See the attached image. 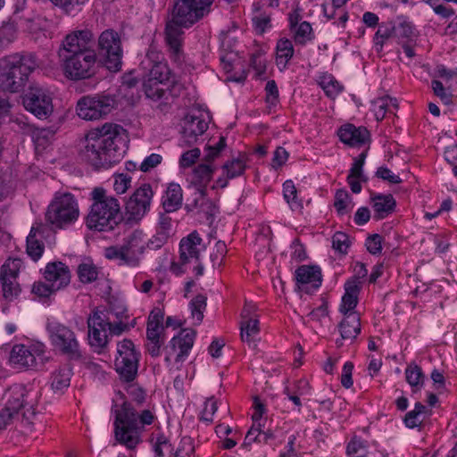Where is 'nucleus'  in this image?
I'll return each instance as SVG.
<instances>
[{
	"label": "nucleus",
	"mask_w": 457,
	"mask_h": 457,
	"mask_svg": "<svg viewBox=\"0 0 457 457\" xmlns=\"http://www.w3.org/2000/svg\"><path fill=\"white\" fill-rule=\"evenodd\" d=\"M95 37L90 29L71 31L62 41L58 56L66 78L71 80L90 79L97 71Z\"/></svg>",
	"instance_id": "1"
},
{
	"label": "nucleus",
	"mask_w": 457,
	"mask_h": 457,
	"mask_svg": "<svg viewBox=\"0 0 457 457\" xmlns=\"http://www.w3.org/2000/svg\"><path fill=\"white\" fill-rule=\"evenodd\" d=\"M124 132L121 126L112 123H105L90 130L86 135L85 145L80 152L81 158L95 169H107L119 162L122 152L117 141Z\"/></svg>",
	"instance_id": "2"
},
{
	"label": "nucleus",
	"mask_w": 457,
	"mask_h": 457,
	"mask_svg": "<svg viewBox=\"0 0 457 457\" xmlns=\"http://www.w3.org/2000/svg\"><path fill=\"white\" fill-rule=\"evenodd\" d=\"M37 67L31 54H12L0 58V91L17 93L23 89Z\"/></svg>",
	"instance_id": "3"
},
{
	"label": "nucleus",
	"mask_w": 457,
	"mask_h": 457,
	"mask_svg": "<svg viewBox=\"0 0 457 457\" xmlns=\"http://www.w3.org/2000/svg\"><path fill=\"white\" fill-rule=\"evenodd\" d=\"M154 420V416L149 410L138 415L131 403H123L120 409L116 411L114 426L117 441L128 448L136 447L145 426L152 424Z\"/></svg>",
	"instance_id": "4"
},
{
	"label": "nucleus",
	"mask_w": 457,
	"mask_h": 457,
	"mask_svg": "<svg viewBox=\"0 0 457 457\" xmlns=\"http://www.w3.org/2000/svg\"><path fill=\"white\" fill-rule=\"evenodd\" d=\"M91 195L93 204L86 220L87 228L97 231L112 230L122 219L118 200L107 195L102 187L95 188Z\"/></svg>",
	"instance_id": "5"
},
{
	"label": "nucleus",
	"mask_w": 457,
	"mask_h": 457,
	"mask_svg": "<svg viewBox=\"0 0 457 457\" xmlns=\"http://www.w3.org/2000/svg\"><path fill=\"white\" fill-rule=\"evenodd\" d=\"M79 215V206L74 196L70 193L56 195L46 212V221L54 228H63Z\"/></svg>",
	"instance_id": "6"
},
{
	"label": "nucleus",
	"mask_w": 457,
	"mask_h": 457,
	"mask_svg": "<svg viewBox=\"0 0 457 457\" xmlns=\"http://www.w3.org/2000/svg\"><path fill=\"white\" fill-rule=\"evenodd\" d=\"M202 238L196 231H193L187 237H183L179 244V260L172 262L170 270L177 274L187 271L188 264H194V271L196 276L203 275L204 266L200 262V253L204 249Z\"/></svg>",
	"instance_id": "7"
},
{
	"label": "nucleus",
	"mask_w": 457,
	"mask_h": 457,
	"mask_svg": "<svg viewBox=\"0 0 457 457\" xmlns=\"http://www.w3.org/2000/svg\"><path fill=\"white\" fill-rule=\"evenodd\" d=\"M46 329L51 344L55 351L70 360L81 359L80 345L75 332L69 327L59 322H48Z\"/></svg>",
	"instance_id": "8"
},
{
	"label": "nucleus",
	"mask_w": 457,
	"mask_h": 457,
	"mask_svg": "<svg viewBox=\"0 0 457 457\" xmlns=\"http://www.w3.org/2000/svg\"><path fill=\"white\" fill-rule=\"evenodd\" d=\"M144 249L143 233L136 230L125 239L122 245L107 247L105 257L110 260H118L120 264L137 266Z\"/></svg>",
	"instance_id": "9"
},
{
	"label": "nucleus",
	"mask_w": 457,
	"mask_h": 457,
	"mask_svg": "<svg viewBox=\"0 0 457 457\" xmlns=\"http://www.w3.org/2000/svg\"><path fill=\"white\" fill-rule=\"evenodd\" d=\"M139 353L137 352L134 343L124 339L117 345V356L115 369L120 378L126 382L135 379L137 374Z\"/></svg>",
	"instance_id": "10"
},
{
	"label": "nucleus",
	"mask_w": 457,
	"mask_h": 457,
	"mask_svg": "<svg viewBox=\"0 0 457 457\" xmlns=\"http://www.w3.org/2000/svg\"><path fill=\"white\" fill-rule=\"evenodd\" d=\"M116 104L111 96H84L77 104V114L83 120H98L112 112Z\"/></svg>",
	"instance_id": "11"
},
{
	"label": "nucleus",
	"mask_w": 457,
	"mask_h": 457,
	"mask_svg": "<svg viewBox=\"0 0 457 457\" xmlns=\"http://www.w3.org/2000/svg\"><path fill=\"white\" fill-rule=\"evenodd\" d=\"M99 53L105 58L109 71H118L121 67L122 49L119 34L112 29H106L98 38Z\"/></svg>",
	"instance_id": "12"
},
{
	"label": "nucleus",
	"mask_w": 457,
	"mask_h": 457,
	"mask_svg": "<svg viewBox=\"0 0 457 457\" xmlns=\"http://www.w3.org/2000/svg\"><path fill=\"white\" fill-rule=\"evenodd\" d=\"M25 109L39 119L47 118L54 110L52 96L39 86H31L22 97Z\"/></svg>",
	"instance_id": "13"
},
{
	"label": "nucleus",
	"mask_w": 457,
	"mask_h": 457,
	"mask_svg": "<svg viewBox=\"0 0 457 457\" xmlns=\"http://www.w3.org/2000/svg\"><path fill=\"white\" fill-rule=\"evenodd\" d=\"M29 394L22 385H13L4 394V407L8 408L16 416L23 410L22 418L29 420L35 415L33 404L29 402Z\"/></svg>",
	"instance_id": "14"
},
{
	"label": "nucleus",
	"mask_w": 457,
	"mask_h": 457,
	"mask_svg": "<svg viewBox=\"0 0 457 457\" xmlns=\"http://www.w3.org/2000/svg\"><path fill=\"white\" fill-rule=\"evenodd\" d=\"M213 0H177L173 10L179 22L195 23L209 11Z\"/></svg>",
	"instance_id": "15"
},
{
	"label": "nucleus",
	"mask_w": 457,
	"mask_h": 457,
	"mask_svg": "<svg viewBox=\"0 0 457 457\" xmlns=\"http://www.w3.org/2000/svg\"><path fill=\"white\" fill-rule=\"evenodd\" d=\"M181 127V142L184 145L190 146L206 131L208 123L202 112L193 111L184 117Z\"/></svg>",
	"instance_id": "16"
},
{
	"label": "nucleus",
	"mask_w": 457,
	"mask_h": 457,
	"mask_svg": "<svg viewBox=\"0 0 457 457\" xmlns=\"http://www.w3.org/2000/svg\"><path fill=\"white\" fill-rule=\"evenodd\" d=\"M141 65L146 70L144 78L153 79L159 84H170L172 82L171 71L168 64L162 61V57L159 53L149 51Z\"/></svg>",
	"instance_id": "17"
},
{
	"label": "nucleus",
	"mask_w": 457,
	"mask_h": 457,
	"mask_svg": "<svg viewBox=\"0 0 457 457\" xmlns=\"http://www.w3.org/2000/svg\"><path fill=\"white\" fill-rule=\"evenodd\" d=\"M154 192L149 184L138 187L126 204L129 220H139L148 212Z\"/></svg>",
	"instance_id": "18"
},
{
	"label": "nucleus",
	"mask_w": 457,
	"mask_h": 457,
	"mask_svg": "<svg viewBox=\"0 0 457 457\" xmlns=\"http://www.w3.org/2000/svg\"><path fill=\"white\" fill-rule=\"evenodd\" d=\"M176 12L172 11V18L167 22L165 29V41L169 46L170 57L174 62L180 63L183 61V51L181 48L182 45V27H189L193 23L189 22H179L176 19Z\"/></svg>",
	"instance_id": "19"
},
{
	"label": "nucleus",
	"mask_w": 457,
	"mask_h": 457,
	"mask_svg": "<svg viewBox=\"0 0 457 457\" xmlns=\"http://www.w3.org/2000/svg\"><path fill=\"white\" fill-rule=\"evenodd\" d=\"M108 317L100 310H94L87 318L88 341L91 346L104 348L108 343Z\"/></svg>",
	"instance_id": "20"
},
{
	"label": "nucleus",
	"mask_w": 457,
	"mask_h": 457,
	"mask_svg": "<svg viewBox=\"0 0 457 457\" xmlns=\"http://www.w3.org/2000/svg\"><path fill=\"white\" fill-rule=\"evenodd\" d=\"M170 84H159L153 79H143V88L147 98L159 102L156 109L162 113L168 112L171 108L173 96L169 91Z\"/></svg>",
	"instance_id": "21"
},
{
	"label": "nucleus",
	"mask_w": 457,
	"mask_h": 457,
	"mask_svg": "<svg viewBox=\"0 0 457 457\" xmlns=\"http://www.w3.org/2000/svg\"><path fill=\"white\" fill-rule=\"evenodd\" d=\"M295 278L299 290L311 294L321 285V272L317 266L303 265L295 270Z\"/></svg>",
	"instance_id": "22"
},
{
	"label": "nucleus",
	"mask_w": 457,
	"mask_h": 457,
	"mask_svg": "<svg viewBox=\"0 0 457 457\" xmlns=\"http://www.w3.org/2000/svg\"><path fill=\"white\" fill-rule=\"evenodd\" d=\"M162 322V314H154L153 312L150 314L147 321L146 337L148 340L147 351L153 357L160 354V349L163 344V339L161 337V332L164 329Z\"/></svg>",
	"instance_id": "23"
},
{
	"label": "nucleus",
	"mask_w": 457,
	"mask_h": 457,
	"mask_svg": "<svg viewBox=\"0 0 457 457\" xmlns=\"http://www.w3.org/2000/svg\"><path fill=\"white\" fill-rule=\"evenodd\" d=\"M44 277L54 287V289L60 290L70 284L71 271L63 262H54L46 265Z\"/></svg>",
	"instance_id": "24"
},
{
	"label": "nucleus",
	"mask_w": 457,
	"mask_h": 457,
	"mask_svg": "<svg viewBox=\"0 0 457 457\" xmlns=\"http://www.w3.org/2000/svg\"><path fill=\"white\" fill-rule=\"evenodd\" d=\"M340 140L351 146H360L370 138V132L364 127H355L353 124H347L338 130Z\"/></svg>",
	"instance_id": "25"
},
{
	"label": "nucleus",
	"mask_w": 457,
	"mask_h": 457,
	"mask_svg": "<svg viewBox=\"0 0 457 457\" xmlns=\"http://www.w3.org/2000/svg\"><path fill=\"white\" fill-rule=\"evenodd\" d=\"M343 320L339 323L338 328L341 334V340H337V346H341L343 339L353 340L361 332V317L357 312L344 314Z\"/></svg>",
	"instance_id": "26"
},
{
	"label": "nucleus",
	"mask_w": 457,
	"mask_h": 457,
	"mask_svg": "<svg viewBox=\"0 0 457 457\" xmlns=\"http://www.w3.org/2000/svg\"><path fill=\"white\" fill-rule=\"evenodd\" d=\"M361 282L357 278H352L345 284V295L342 297L340 312L348 314L354 312L358 303V295L361 290Z\"/></svg>",
	"instance_id": "27"
},
{
	"label": "nucleus",
	"mask_w": 457,
	"mask_h": 457,
	"mask_svg": "<svg viewBox=\"0 0 457 457\" xmlns=\"http://www.w3.org/2000/svg\"><path fill=\"white\" fill-rule=\"evenodd\" d=\"M195 331L193 329H183L178 336L172 337L170 346L179 352L175 358L176 362H182L194 345Z\"/></svg>",
	"instance_id": "28"
},
{
	"label": "nucleus",
	"mask_w": 457,
	"mask_h": 457,
	"mask_svg": "<svg viewBox=\"0 0 457 457\" xmlns=\"http://www.w3.org/2000/svg\"><path fill=\"white\" fill-rule=\"evenodd\" d=\"M9 361L16 369H28L36 364V357L29 347L15 345L10 353Z\"/></svg>",
	"instance_id": "29"
},
{
	"label": "nucleus",
	"mask_w": 457,
	"mask_h": 457,
	"mask_svg": "<svg viewBox=\"0 0 457 457\" xmlns=\"http://www.w3.org/2000/svg\"><path fill=\"white\" fill-rule=\"evenodd\" d=\"M186 209L188 212L198 211L212 216L214 214L215 205L207 198L205 188H195L193 199L186 204Z\"/></svg>",
	"instance_id": "30"
},
{
	"label": "nucleus",
	"mask_w": 457,
	"mask_h": 457,
	"mask_svg": "<svg viewBox=\"0 0 457 457\" xmlns=\"http://www.w3.org/2000/svg\"><path fill=\"white\" fill-rule=\"evenodd\" d=\"M182 189L177 183H170L163 196H162V208L166 213L173 212L179 210L182 204Z\"/></svg>",
	"instance_id": "31"
},
{
	"label": "nucleus",
	"mask_w": 457,
	"mask_h": 457,
	"mask_svg": "<svg viewBox=\"0 0 457 457\" xmlns=\"http://www.w3.org/2000/svg\"><path fill=\"white\" fill-rule=\"evenodd\" d=\"M373 203L374 218L382 220L392 213L395 208V200L392 195L377 194L371 197Z\"/></svg>",
	"instance_id": "32"
},
{
	"label": "nucleus",
	"mask_w": 457,
	"mask_h": 457,
	"mask_svg": "<svg viewBox=\"0 0 457 457\" xmlns=\"http://www.w3.org/2000/svg\"><path fill=\"white\" fill-rule=\"evenodd\" d=\"M215 169L212 164L202 163L193 170L191 183L195 188H205L211 181Z\"/></svg>",
	"instance_id": "33"
},
{
	"label": "nucleus",
	"mask_w": 457,
	"mask_h": 457,
	"mask_svg": "<svg viewBox=\"0 0 457 457\" xmlns=\"http://www.w3.org/2000/svg\"><path fill=\"white\" fill-rule=\"evenodd\" d=\"M41 228V224L37 227H32L27 237V253L34 261L38 260L44 252V244L37 237V234H42Z\"/></svg>",
	"instance_id": "34"
},
{
	"label": "nucleus",
	"mask_w": 457,
	"mask_h": 457,
	"mask_svg": "<svg viewBox=\"0 0 457 457\" xmlns=\"http://www.w3.org/2000/svg\"><path fill=\"white\" fill-rule=\"evenodd\" d=\"M72 375L71 368L64 366L57 370L52 377V388L56 393H62L70 386Z\"/></svg>",
	"instance_id": "35"
},
{
	"label": "nucleus",
	"mask_w": 457,
	"mask_h": 457,
	"mask_svg": "<svg viewBox=\"0 0 457 457\" xmlns=\"http://www.w3.org/2000/svg\"><path fill=\"white\" fill-rule=\"evenodd\" d=\"M334 206L338 214L344 215L353 209L352 197L345 189H338L335 194Z\"/></svg>",
	"instance_id": "36"
},
{
	"label": "nucleus",
	"mask_w": 457,
	"mask_h": 457,
	"mask_svg": "<svg viewBox=\"0 0 457 457\" xmlns=\"http://www.w3.org/2000/svg\"><path fill=\"white\" fill-rule=\"evenodd\" d=\"M277 62L286 66L287 62L294 54V46L292 42L287 38H281L277 43Z\"/></svg>",
	"instance_id": "37"
},
{
	"label": "nucleus",
	"mask_w": 457,
	"mask_h": 457,
	"mask_svg": "<svg viewBox=\"0 0 457 457\" xmlns=\"http://www.w3.org/2000/svg\"><path fill=\"white\" fill-rule=\"evenodd\" d=\"M240 329L241 339L250 343L253 341L254 337L259 334V320L255 318L242 320Z\"/></svg>",
	"instance_id": "38"
},
{
	"label": "nucleus",
	"mask_w": 457,
	"mask_h": 457,
	"mask_svg": "<svg viewBox=\"0 0 457 457\" xmlns=\"http://www.w3.org/2000/svg\"><path fill=\"white\" fill-rule=\"evenodd\" d=\"M222 170L228 179L241 176L245 170V157L241 156L226 162L222 166Z\"/></svg>",
	"instance_id": "39"
},
{
	"label": "nucleus",
	"mask_w": 457,
	"mask_h": 457,
	"mask_svg": "<svg viewBox=\"0 0 457 457\" xmlns=\"http://www.w3.org/2000/svg\"><path fill=\"white\" fill-rule=\"evenodd\" d=\"M193 324L198 325L204 319V312L206 308V297L203 295H197L189 303Z\"/></svg>",
	"instance_id": "40"
},
{
	"label": "nucleus",
	"mask_w": 457,
	"mask_h": 457,
	"mask_svg": "<svg viewBox=\"0 0 457 457\" xmlns=\"http://www.w3.org/2000/svg\"><path fill=\"white\" fill-rule=\"evenodd\" d=\"M320 85L330 98H335L343 90V87L331 75L320 77Z\"/></svg>",
	"instance_id": "41"
},
{
	"label": "nucleus",
	"mask_w": 457,
	"mask_h": 457,
	"mask_svg": "<svg viewBox=\"0 0 457 457\" xmlns=\"http://www.w3.org/2000/svg\"><path fill=\"white\" fill-rule=\"evenodd\" d=\"M21 265L22 261L19 258L8 259L1 267L0 278L16 279Z\"/></svg>",
	"instance_id": "42"
},
{
	"label": "nucleus",
	"mask_w": 457,
	"mask_h": 457,
	"mask_svg": "<svg viewBox=\"0 0 457 457\" xmlns=\"http://www.w3.org/2000/svg\"><path fill=\"white\" fill-rule=\"evenodd\" d=\"M406 380L412 387L420 388L424 382V374L421 368L416 364H410L405 370Z\"/></svg>",
	"instance_id": "43"
},
{
	"label": "nucleus",
	"mask_w": 457,
	"mask_h": 457,
	"mask_svg": "<svg viewBox=\"0 0 457 457\" xmlns=\"http://www.w3.org/2000/svg\"><path fill=\"white\" fill-rule=\"evenodd\" d=\"M284 199L290 204L292 210L302 208V204L297 200V190L292 180H287L283 184Z\"/></svg>",
	"instance_id": "44"
},
{
	"label": "nucleus",
	"mask_w": 457,
	"mask_h": 457,
	"mask_svg": "<svg viewBox=\"0 0 457 457\" xmlns=\"http://www.w3.org/2000/svg\"><path fill=\"white\" fill-rule=\"evenodd\" d=\"M78 276L82 283H91L98 277V269L92 263H81L78 267Z\"/></svg>",
	"instance_id": "45"
},
{
	"label": "nucleus",
	"mask_w": 457,
	"mask_h": 457,
	"mask_svg": "<svg viewBox=\"0 0 457 457\" xmlns=\"http://www.w3.org/2000/svg\"><path fill=\"white\" fill-rule=\"evenodd\" d=\"M397 106L396 100L389 98L388 96L380 97L372 102L373 112L377 120H382L386 113L389 104Z\"/></svg>",
	"instance_id": "46"
},
{
	"label": "nucleus",
	"mask_w": 457,
	"mask_h": 457,
	"mask_svg": "<svg viewBox=\"0 0 457 457\" xmlns=\"http://www.w3.org/2000/svg\"><path fill=\"white\" fill-rule=\"evenodd\" d=\"M294 39L296 44L304 45L312 38V29L309 22L303 21L295 27Z\"/></svg>",
	"instance_id": "47"
},
{
	"label": "nucleus",
	"mask_w": 457,
	"mask_h": 457,
	"mask_svg": "<svg viewBox=\"0 0 457 457\" xmlns=\"http://www.w3.org/2000/svg\"><path fill=\"white\" fill-rule=\"evenodd\" d=\"M2 282L3 296L8 300L12 301L20 293V287L15 281L16 279H9L0 278Z\"/></svg>",
	"instance_id": "48"
},
{
	"label": "nucleus",
	"mask_w": 457,
	"mask_h": 457,
	"mask_svg": "<svg viewBox=\"0 0 457 457\" xmlns=\"http://www.w3.org/2000/svg\"><path fill=\"white\" fill-rule=\"evenodd\" d=\"M135 325L136 319L132 320V321L129 323L128 320L111 321L108 318L107 328L111 335L119 336L125 331H129L131 328H134Z\"/></svg>",
	"instance_id": "49"
},
{
	"label": "nucleus",
	"mask_w": 457,
	"mask_h": 457,
	"mask_svg": "<svg viewBox=\"0 0 457 457\" xmlns=\"http://www.w3.org/2000/svg\"><path fill=\"white\" fill-rule=\"evenodd\" d=\"M346 451L351 457H364L367 454V445L361 439L354 437L348 444Z\"/></svg>",
	"instance_id": "50"
},
{
	"label": "nucleus",
	"mask_w": 457,
	"mask_h": 457,
	"mask_svg": "<svg viewBox=\"0 0 457 457\" xmlns=\"http://www.w3.org/2000/svg\"><path fill=\"white\" fill-rule=\"evenodd\" d=\"M16 30L12 24L4 23L0 27V48H4L13 41Z\"/></svg>",
	"instance_id": "51"
},
{
	"label": "nucleus",
	"mask_w": 457,
	"mask_h": 457,
	"mask_svg": "<svg viewBox=\"0 0 457 457\" xmlns=\"http://www.w3.org/2000/svg\"><path fill=\"white\" fill-rule=\"evenodd\" d=\"M51 3L70 14L83 5L87 0H50Z\"/></svg>",
	"instance_id": "52"
},
{
	"label": "nucleus",
	"mask_w": 457,
	"mask_h": 457,
	"mask_svg": "<svg viewBox=\"0 0 457 457\" xmlns=\"http://www.w3.org/2000/svg\"><path fill=\"white\" fill-rule=\"evenodd\" d=\"M226 146V138L224 137H220L218 143L214 145H210L206 148V154L204 155V163L212 164V162L218 157L220 151L224 149Z\"/></svg>",
	"instance_id": "53"
},
{
	"label": "nucleus",
	"mask_w": 457,
	"mask_h": 457,
	"mask_svg": "<svg viewBox=\"0 0 457 457\" xmlns=\"http://www.w3.org/2000/svg\"><path fill=\"white\" fill-rule=\"evenodd\" d=\"M332 246L339 253H345L349 247L348 236L341 231L336 232L332 237Z\"/></svg>",
	"instance_id": "54"
},
{
	"label": "nucleus",
	"mask_w": 457,
	"mask_h": 457,
	"mask_svg": "<svg viewBox=\"0 0 457 457\" xmlns=\"http://www.w3.org/2000/svg\"><path fill=\"white\" fill-rule=\"evenodd\" d=\"M394 31V27L379 26L374 37V42L376 46H378V50L382 49L384 43L392 36Z\"/></svg>",
	"instance_id": "55"
},
{
	"label": "nucleus",
	"mask_w": 457,
	"mask_h": 457,
	"mask_svg": "<svg viewBox=\"0 0 457 457\" xmlns=\"http://www.w3.org/2000/svg\"><path fill=\"white\" fill-rule=\"evenodd\" d=\"M170 234L167 231L161 230L156 228L155 235L148 241L147 246L152 250L160 249L164 244L167 243Z\"/></svg>",
	"instance_id": "56"
},
{
	"label": "nucleus",
	"mask_w": 457,
	"mask_h": 457,
	"mask_svg": "<svg viewBox=\"0 0 457 457\" xmlns=\"http://www.w3.org/2000/svg\"><path fill=\"white\" fill-rule=\"evenodd\" d=\"M366 156H367V152L366 151L362 152L354 160V162L353 163V166L350 170V173L352 174V176H356L357 179H359L361 181L367 180L366 177L362 173V167L364 165Z\"/></svg>",
	"instance_id": "57"
},
{
	"label": "nucleus",
	"mask_w": 457,
	"mask_h": 457,
	"mask_svg": "<svg viewBox=\"0 0 457 457\" xmlns=\"http://www.w3.org/2000/svg\"><path fill=\"white\" fill-rule=\"evenodd\" d=\"M395 35L399 38H407L412 40L415 37L416 33L413 26L409 22H402L397 27H394Z\"/></svg>",
	"instance_id": "58"
},
{
	"label": "nucleus",
	"mask_w": 457,
	"mask_h": 457,
	"mask_svg": "<svg viewBox=\"0 0 457 457\" xmlns=\"http://www.w3.org/2000/svg\"><path fill=\"white\" fill-rule=\"evenodd\" d=\"M195 447L190 437H184L179 445V447L174 453V457H192Z\"/></svg>",
	"instance_id": "59"
},
{
	"label": "nucleus",
	"mask_w": 457,
	"mask_h": 457,
	"mask_svg": "<svg viewBox=\"0 0 457 457\" xmlns=\"http://www.w3.org/2000/svg\"><path fill=\"white\" fill-rule=\"evenodd\" d=\"M381 243L382 237L378 234H373L366 239L365 245L371 254H378L380 253L382 250Z\"/></svg>",
	"instance_id": "60"
},
{
	"label": "nucleus",
	"mask_w": 457,
	"mask_h": 457,
	"mask_svg": "<svg viewBox=\"0 0 457 457\" xmlns=\"http://www.w3.org/2000/svg\"><path fill=\"white\" fill-rule=\"evenodd\" d=\"M200 156V150L198 148H193L185 152L179 160V164L183 168L192 166Z\"/></svg>",
	"instance_id": "61"
},
{
	"label": "nucleus",
	"mask_w": 457,
	"mask_h": 457,
	"mask_svg": "<svg viewBox=\"0 0 457 457\" xmlns=\"http://www.w3.org/2000/svg\"><path fill=\"white\" fill-rule=\"evenodd\" d=\"M266 102L270 105H276L278 101V89L274 80H269L265 87Z\"/></svg>",
	"instance_id": "62"
},
{
	"label": "nucleus",
	"mask_w": 457,
	"mask_h": 457,
	"mask_svg": "<svg viewBox=\"0 0 457 457\" xmlns=\"http://www.w3.org/2000/svg\"><path fill=\"white\" fill-rule=\"evenodd\" d=\"M218 409L217 402L213 397L206 400L204 408L202 411V420L207 422H212L214 413Z\"/></svg>",
	"instance_id": "63"
},
{
	"label": "nucleus",
	"mask_w": 457,
	"mask_h": 457,
	"mask_svg": "<svg viewBox=\"0 0 457 457\" xmlns=\"http://www.w3.org/2000/svg\"><path fill=\"white\" fill-rule=\"evenodd\" d=\"M130 182V177L125 174H119L115 177L113 188L117 194H124L129 187Z\"/></svg>",
	"instance_id": "64"
}]
</instances>
